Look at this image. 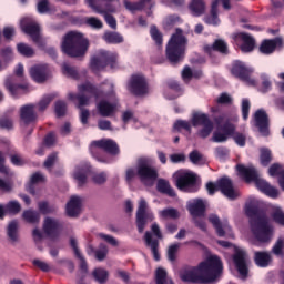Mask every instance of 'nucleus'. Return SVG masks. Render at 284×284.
<instances>
[{
	"instance_id": "1",
	"label": "nucleus",
	"mask_w": 284,
	"mask_h": 284,
	"mask_svg": "<svg viewBox=\"0 0 284 284\" xmlns=\"http://www.w3.org/2000/svg\"><path fill=\"white\" fill-rule=\"evenodd\" d=\"M223 274V262L216 255H207L196 267L184 268L180 278L184 283H214Z\"/></svg>"
},
{
	"instance_id": "2",
	"label": "nucleus",
	"mask_w": 284,
	"mask_h": 284,
	"mask_svg": "<svg viewBox=\"0 0 284 284\" xmlns=\"http://www.w3.org/2000/svg\"><path fill=\"white\" fill-rule=\"evenodd\" d=\"M261 201L256 197H250L245 205V214L251 217V234L253 236V243H268L272 241V225H270V219L266 214L260 213Z\"/></svg>"
},
{
	"instance_id": "3",
	"label": "nucleus",
	"mask_w": 284,
	"mask_h": 284,
	"mask_svg": "<svg viewBox=\"0 0 284 284\" xmlns=\"http://www.w3.org/2000/svg\"><path fill=\"white\" fill-rule=\"evenodd\" d=\"M79 94L69 93L68 99L73 103H78L80 109V121L82 125H88V119H90V111L84 109V105H90V99H99V90L97 87L92 85L90 82L81 84L78 87Z\"/></svg>"
},
{
	"instance_id": "4",
	"label": "nucleus",
	"mask_w": 284,
	"mask_h": 284,
	"mask_svg": "<svg viewBox=\"0 0 284 284\" xmlns=\"http://www.w3.org/2000/svg\"><path fill=\"white\" fill-rule=\"evenodd\" d=\"M99 92V97L95 99H99L101 94H103V99L98 101L95 104V108L98 110V114L100 116H114L116 112H119V109L121 108V104H119V98L116 97V92L114 91V83L108 82L103 88H102V93L97 88Z\"/></svg>"
},
{
	"instance_id": "5",
	"label": "nucleus",
	"mask_w": 284,
	"mask_h": 284,
	"mask_svg": "<svg viewBox=\"0 0 284 284\" xmlns=\"http://www.w3.org/2000/svg\"><path fill=\"white\" fill-rule=\"evenodd\" d=\"M236 171L237 174L242 176V179H245V181H254L257 190H260V192L263 194H266V196H270L271 199H278V194H281L278 189L263 180L254 166H245L243 164H239L236 166Z\"/></svg>"
},
{
	"instance_id": "6",
	"label": "nucleus",
	"mask_w": 284,
	"mask_h": 284,
	"mask_svg": "<svg viewBox=\"0 0 284 284\" xmlns=\"http://www.w3.org/2000/svg\"><path fill=\"white\" fill-rule=\"evenodd\" d=\"M136 176H139L143 185L151 187V185H154V181H156L159 173L155 171L154 168H152V163H150V160L140 159L138 161L135 170L132 168L126 170L125 172L126 183H132V181H134Z\"/></svg>"
},
{
	"instance_id": "7",
	"label": "nucleus",
	"mask_w": 284,
	"mask_h": 284,
	"mask_svg": "<svg viewBox=\"0 0 284 284\" xmlns=\"http://www.w3.org/2000/svg\"><path fill=\"white\" fill-rule=\"evenodd\" d=\"M90 48V42L80 32L71 31L62 41V51L69 57H83Z\"/></svg>"
},
{
	"instance_id": "8",
	"label": "nucleus",
	"mask_w": 284,
	"mask_h": 284,
	"mask_svg": "<svg viewBox=\"0 0 284 284\" xmlns=\"http://www.w3.org/2000/svg\"><path fill=\"white\" fill-rule=\"evenodd\" d=\"M87 3L97 14H102L110 28H116V19L111 14L121 10L119 0H87Z\"/></svg>"
},
{
	"instance_id": "9",
	"label": "nucleus",
	"mask_w": 284,
	"mask_h": 284,
	"mask_svg": "<svg viewBox=\"0 0 284 284\" xmlns=\"http://www.w3.org/2000/svg\"><path fill=\"white\" fill-rule=\"evenodd\" d=\"M187 47V39L183 36V31L178 29L171 37L166 45V57L172 63L181 61L185 57V48Z\"/></svg>"
},
{
	"instance_id": "10",
	"label": "nucleus",
	"mask_w": 284,
	"mask_h": 284,
	"mask_svg": "<svg viewBox=\"0 0 284 284\" xmlns=\"http://www.w3.org/2000/svg\"><path fill=\"white\" fill-rule=\"evenodd\" d=\"M219 245L234 252L233 261L235 263V267L241 276V278H247V267L250 265V257L245 250L234 246L230 242L226 241H217Z\"/></svg>"
},
{
	"instance_id": "11",
	"label": "nucleus",
	"mask_w": 284,
	"mask_h": 284,
	"mask_svg": "<svg viewBox=\"0 0 284 284\" xmlns=\"http://www.w3.org/2000/svg\"><path fill=\"white\" fill-rule=\"evenodd\" d=\"M176 187L181 192H199V181L196 173L189 170H180L173 174Z\"/></svg>"
},
{
	"instance_id": "12",
	"label": "nucleus",
	"mask_w": 284,
	"mask_h": 284,
	"mask_svg": "<svg viewBox=\"0 0 284 284\" xmlns=\"http://www.w3.org/2000/svg\"><path fill=\"white\" fill-rule=\"evenodd\" d=\"M118 59L119 54H116V52L101 50L97 58L91 59V70H93V72H100V70H103L106 65L114 69L116 68Z\"/></svg>"
},
{
	"instance_id": "13",
	"label": "nucleus",
	"mask_w": 284,
	"mask_h": 284,
	"mask_svg": "<svg viewBox=\"0 0 284 284\" xmlns=\"http://www.w3.org/2000/svg\"><path fill=\"white\" fill-rule=\"evenodd\" d=\"M187 210L190 214H192L195 225L205 232V230H207L205 217L203 216V214H205V201L191 200L187 203Z\"/></svg>"
},
{
	"instance_id": "14",
	"label": "nucleus",
	"mask_w": 284,
	"mask_h": 284,
	"mask_svg": "<svg viewBox=\"0 0 284 284\" xmlns=\"http://www.w3.org/2000/svg\"><path fill=\"white\" fill-rule=\"evenodd\" d=\"M206 190L211 195L214 194V192H216L217 190H220L222 194L226 196V199H231V200H234L236 199V196H239V192H236V190H234V186L232 185V180L227 178H222L215 184L212 182H209L206 184Z\"/></svg>"
},
{
	"instance_id": "15",
	"label": "nucleus",
	"mask_w": 284,
	"mask_h": 284,
	"mask_svg": "<svg viewBox=\"0 0 284 284\" xmlns=\"http://www.w3.org/2000/svg\"><path fill=\"white\" fill-rule=\"evenodd\" d=\"M193 128H200L197 130V136L200 139H207L214 130V123L210 120L205 113H195L191 120Z\"/></svg>"
},
{
	"instance_id": "16",
	"label": "nucleus",
	"mask_w": 284,
	"mask_h": 284,
	"mask_svg": "<svg viewBox=\"0 0 284 284\" xmlns=\"http://www.w3.org/2000/svg\"><path fill=\"white\" fill-rule=\"evenodd\" d=\"M154 220V212H152V209H150V204H148V201L145 197H141L138 201V210H136V225L139 232H143L145 230V225L148 224V221Z\"/></svg>"
},
{
	"instance_id": "17",
	"label": "nucleus",
	"mask_w": 284,
	"mask_h": 284,
	"mask_svg": "<svg viewBox=\"0 0 284 284\" xmlns=\"http://www.w3.org/2000/svg\"><path fill=\"white\" fill-rule=\"evenodd\" d=\"M90 150L94 159H98V161H101L102 163H108V160L99 158L97 152H101V150H104V152H108L109 154H119V145H116L115 142L110 139H103L92 142Z\"/></svg>"
},
{
	"instance_id": "18",
	"label": "nucleus",
	"mask_w": 284,
	"mask_h": 284,
	"mask_svg": "<svg viewBox=\"0 0 284 284\" xmlns=\"http://www.w3.org/2000/svg\"><path fill=\"white\" fill-rule=\"evenodd\" d=\"M226 124L223 128H219L214 133L211 139L213 143H225L232 134H234L236 126L232 124L233 122L239 121V116L233 115L232 118H225Z\"/></svg>"
},
{
	"instance_id": "19",
	"label": "nucleus",
	"mask_w": 284,
	"mask_h": 284,
	"mask_svg": "<svg viewBox=\"0 0 284 284\" xmlns=\"http://www.w3.org/2000/svg\"><path fill=\"white\" fill-rule=\"evenodd\" d=\"M231 72L234 77H237V79L244 81L246 85H256V80L252 77V68H250V65L245 64L244 62L235 61Z\"/></svg>"
},
{
	"instance_id": "20",
	"label": "nucleus",
	"mask_w": 284,
	"mask_h": 284,
	"mask_svg": "<svg viewBox=\"0 0 284 284\" xmlns=\"http://www.w3.org/2000/svg\"><path fill=\"white\" fill-rule=\"evenodd\" d=\"M20 26L21 30L24 31L26 34H29V37L33 39L34 43L41 45V28L34 19L30 17L23 18Z\"/></svg>"
},
{
	"instance_id": "21",
	"label": "nucleus",
	"mask_w": 284,
	"mask_h": 284,
	"mask_svg": "<svg viewBox=\"0 0 284 284\" xmlns=\"http://www.w3.org/2000/svg\"><path fill=\"white\" fill-rule=\"evenodd\" d=\"M128 90L135 97H143L148 94V81L142 74H134L130 78L128 82Z\"/></svg>"
},
{
	"instance_id": "22",
	"label": "nucleus",
	"mask_w": 284,
	"mask_h": 284,
	"mask_svg": "<svg viewBox=\"0 0 284 284\" xmlns=\"http://www.w3.org/2000/svg\"><path fill=\"white\" fill-rule=\"evenodd\" d=\"M29 74L36 83H45L50 77H52V70L48 64H37L29 70Z\"/></svg>"
},
{
	"instance_id": "23",
	"label": "nucleus",
	"mask_w": 284,
	"mask_h": 284,
	"mask_svg": "<svg viewBox=\"0 0 284 284\" xmlns=\"http://www.w3.org/2000/svg\"><path fill=\"white\" fill-rule=\"evenodd\" d=\"M223 6L224 10H230V0H215L212 3L211 8V14L206 18H204L205 23L209 26H219L221 23V20H219L217 10L219 6Z\"/></svg>"
},
{
	"instance_id": "24",
	"label": "nucleus",
	"mask_w": 284,
	"mask_h": 284,
	"mask_svg": "<svg viewBox=\"0 0 284 284\" xmlns=\"http://www.w3.org/2000/svg\"><path fill=\"white\" fill-rule=\"evenodd\" d=\"M233 39L242 50V52H252L254 48H256V42L254 41V38H252L247 33H235L233 36Z\"/></svg>"
},
{
	"instance_id": "25",
	"label": "nucleus",
	"mask_w": 284,
	"mask_h": 284,
	"mask_svg": "<svg viewBox=\"0 0 284 284\" xmlns=\"http://www.w3.org/2000/svg\"><path fill=\"white\" fill-rule=\"evenodd\" d=\"M210 223L215 227L217 236H226L227 239H234V233H232V227L227 223H221L219 216L211 214L209 216Z\"/></svg>"
},
{
	"instance_id": "26",
	"label": "nucleus",
	"mask_w": 284,
	"mask_h": 284,
	"mask_svg": "<svg viewBox=\"0 0 284 284\" xmlns=\"http://www.w3.org/2000/svg\"><path fill=\"white\" fill-rule=\"evenodd\" d=\"M43 232L50 239H57L59 232H61V224L59 221L52 217H45L43 222Z\"/></svg>"
},
{
	"instance_id": "27",
	"label": "nucleus",
	"mask_w": 284,
	"mask_h": 284,
	"mask_svg": "<svg viewBox=\"0 0 284 284\" xmlns=\"http://www.w3.org/2000/svg\"><path fill=\"white\" fill-rule=\"evenodd\" d=\"M255 125L258 128V131L262 136H267L270 134V122L267 120V113L263 110H258L255 113Z\"/></svg>"
},
{
	"instance_id": "28",
	"label": "nucleus",
	"mask_w": 284,
	"mask_h": 284,
	"mask_svg": "<svg viewBox=\"0 0 284 284\" xmlns=\"http://www.w3.org/2000/svg\"><path fill=\"white\" fill-rule=\"evenodd\" d=\"M82 205H83V200L80 196H77V195L71 196L65 206V212L68 216H79V214H81Z\"/></svg>"
},
{
	"instance_id": "29",
	"label": "nucleus",
	"mask_w": 284,
	"mask_h": 284,
	"mask_svg": "<svg viewBox=\"0 0 284 284\" xmlns=\"http://www.w3.org/2000/svg\"><path fill=\"white\" fill-rule=\"evenodd\" d=\"M282 45L283 40L280 38H275L273 40H264L260 45V52H262V54H272L276 48H281Z\"/></svg>"
},
{
	"instance_id": "30",
	"label": "nucleus",
	"mask_w": 284,
	"mask_h": 284,
	"mask_svg": "<svg viewBox=\"0 0 284 284\" xmlns=\"http://www.w3.org/2000/svg\"><path fill=\"white\" fill-rule=\"evenodd\" d=\"M20 116L23 123H32V121H37V105L28 104L22 106Z\"/></svg>"
},
{
	"instance_id": "31",
	"label": "nucleus",
	"mask_w": 284,
	"mask_h": 284,
	"mask_svg": "<svg viewBox=\"0 0 284 284\" xmlns=\"http://www.w3.org/2000/svg\"><path fill=\"white\" fill-rule=\"evenodd\" d=\"M88 172H90V164L78 165L73 171V179L78 185H84L88 181Z\"/></svg>"
},
{
	"instance_id": "32",
	"label": "nucleus",
	"mask_w": 284,
	"mask_h": 284,
	"mask_svg": "<svg viewBox=\"0 0 284 284\" xmlns=\"http://www.w3.org/2000/svg\"><path fill=\"white\" fill-rule=\"evenodd\" d=\"M19 212H21V204H19L17 201H11L6 206L0 204V219H3L6 213L19 214Z\"/></svg>"
},
{
	"instance_id": "33",
	"label": "nucleus",
	"mask_w": 284,
	"mask_h": 284,
	"mask_svg": "<svg viewBox=\"0 0 284 284\" xmlns=\"http://www.w3.org/2000/svg\"><path fill=\"white\" fill-rule=\"evenodd\" d=\"M158 216L160 221H169L170 219L171 220L179 219V216H181V213H179V210L174 207H166V209L160 210L158 212Z\"/></svg>"
},
{
	"instance_id": "34",
	"label": "nucleus",
	"mask_w": 284,
	"mask_h": 284,
	"mask_svg": "<svg viewBox=\"0 0 284 284\" xmlns=\"http://www.w3.org/2000/svg\"><path fill=\"white\" fill-rule=\"evenodd\" d=\"M124 6L126 10L134 12L135 10H143V8H152L154 3L152 2V0H140L139 3H132L128 0H124Z\"/></svg>"
},
{
	"instance_id": "35",
	"label": "nucleus",
	"mask_w": 284,
	"mask_h": 284,
	"mask_svg": "<svg viewBox=\"0 0 284 284\" xmlns=\"http://www.w3.org/2000/svg\"><path fill=\"white\" fill-rule=\"evenodd\" d=\"M158 192H161V194H166L168 196H176V193L174 192V189L170 185V182L164 179H160L156 184Z\"/></svg>"
},
{
	"instance_id": "36",
	"label": "nucleus",
	"mask_w": 284,
	"mask_h": 284,
	"mask_svg": "<svg viewBox=\"0 0 284 284\" xmlns=\"http://www.w3.org/2000/svg\"><path fill=\"white\" fill-rule=\"evenodd\" d=\"M189 9L193 17H201L205 12V2L203 0H191Z\"/></svg>"
},
{
	"instance_id": "37",
	"label": "nucleus",
	"mask_w": 284,
	"mask_h": 284,
	"mask_svg": "<svg viewBox=\"0 0 284 284\" xmlns=\"http://www.w3.org/2000/svg\"><path fill=\"white\" fill-rule=\"evenodd\" d=\"M254 258L258 267H267L272 263V255L267 252H255Z\"/></svg>"
},
{
	"instance_id": "38",
	"label": "nucleus",
	"mask_w": 284,
	"mask_h": 284,
	"mask_svg": "<svg viewBox=\"0 0 284 284\" xmlns=\"http://www.w3.org/2000/svg\"><path fill=\"white\" fill-rule=\"evenodd\" d=\"M145 242L146 245H149V247H151V252L153 254V258H155V261H160L161 256L159 255V242L156 240H152V234L150 232L145 233Z\"/></svg>"
},
{
	"instance_id": "39",
	"label": "nucleus",
	"mask_w": 284,
	"mask_h": 284,
	"mask_svg": "<svg viewBox=\"0 0 284 284\" xmlns=\"http://www.w3.org/2000/svg\"><path fill=\"white\" fill-rule=\"evenodd\" d=\"M22 219L27 223L34 225L41 221V214L34 210H26L22 213Z\"/></svg>"
},
{
	"instance_id": "40",
	"label": "nucleus",
	"mask_w": 284,
	"mask_h": 284,
	"mask_svg": "<svg viewBox=\"0 0 284 284\" xmlns=\"http://www.w3.org/2000/svg\"><path fill=\"white\" fill-rule=\"evenodd\" d=\"M6 88L12 94V97H20V94H26V92L28 91L27 85H16L12 84V82L10 81L6 82Z\"/></svg>"
},
{
	"instance_id": "41",
	"label": "nucleus",
	"mask_w": 284,
	"mask_h": 284,
	"mask_svg": "<svg viewBox=\"0 0 284 284\" xmlns=\"http://www.w3.org/2000/svg\"><path fill=\"white\" fill-rule=\"evenodd\" d=\"M155 282L156 284H174L170 277H168V272L163 267H159L155 271Z\"/></svg>"
},
{
	"instance_id": "42",
	"label": "nucleus",
	"mask_w": 284,
	"mask_h": 284,
	"mask_svg": "<svg viewBox=\"0 0 284 284\" xmlns=\"http://www.w3.org/2000/svg\"><path fill=\"white\" fill-rule=\"evenodd\" d=\"M206 52H212L215 50L216 52H221V54H227V43L223 40H215L212 47H205Z\"/></svg>"
},
{
	"instance_id": "43",
	"label": "nucleus",
	"mask_w": 284,
	"mask_h": 284,
	"mask_svg": "<svg viewBox=\"0 0 284 284\" xmlns=\"http://www.w3.org/2000/svg\"><path fill=\"white\" fill-rule=\"evenodd\" d=\"M70 243H71V247H73V252H74L75 256L80 261V267H81L82 272H84V273L88 272V264L85 263L83 255H81L79 247H77V240L71 239Z\"/></svg>"
},
{
	"instance_id": "44",
	"label": "nucleus",
	"mask_w": 284,
	"mask_h": 284,
	"mask_svg": "<svg viewBox=\"0 0 284 284\" xmlns=\"http://www.w3.org/2000/svg\"><path fill=\"white\" fill-rule=\"evenodd\" d=\"M7 234L10 239V241H18L19 240V222L12 221L8 225Z\"/></svg>"
},
{
	"instance_id": "45",
	"label": "nucleus",
	"mask_w": 284,
	"mask_h": 284,
	"mask_svg": "<svg viewBox=\"0 0 284 284\" xmlns=\"http://www.w3.org/2000/svg\"><path fill=\"white\" fill-rule=\"evenodd\" d=\"M201 71H192L190 67H185L182 71V79L187 83V81H191V79H200L202 77Z\"/></svg>"
},
{
	"instance_id": "46",
	"label": "nucleus",
	"mask_w": 284,
	"mask_h": 284,
	"mask_svg": "<svg viewBox=\"0 0 284 284\" xmlns=\"http://www.w3.org/2000/svg\"><path fill=\"white\" fill-rule=\"evenodd\" d=\"M189 159L194 165H205V163H207V159H205L199 151H192Z\"/></svg>"
},
{
	"instance_id": "47",
	"label": "nucleus",
	"mask_w": 284,
	"mask_h": 284,
	"mask_svg": "<svg viewBox=\"0 0 284 284\" xmlns=\"http://www.w3.org/2000/svg\"><path fill=\"white\" fill-rule=\"evenodd\" d=\"M260 161L261 165H270V163L272 162V151L267 148H262L260 150Z\"/></svg>"
},
{
	"instance_id": "48",
	"label": "nucleus",
	"mask_w": 284,
	"mask_h": 284,
	"mask_svg": "<svg viewBox=\"0 0 284 284\" xmlns=\"http://www.w3.org/2000/svg\"><path fill=\"white\" fill-rule=\"evenodd\" d=\"M17 50L22 57H34V49H32V47L28 45L27 43H18Z\"/></svg>"
},
{
	"instance_id": "49",
	"label": "nucleus",
	"mask_w": 284,
	"mask_h": 284,
	"mask_svg": "<svg viewBox=\"0 0 284 284\" xmlns=\"http://www.w3.org/2000/svg\"><path fill=\"white\" fill-rule=\"evenodd\" d=\"M103 39L106 43H123V37L116 32H105Z\"/></svg>"
},
{
	"instance_id": "50",
	"label": "nucleus",
	"mask_w": 284,
	"mask_h": 284,
	"mask_svg": "<svg viewBox=\"0 0 284 284\" xmlns=\"http://www.w3.org/2000/svg\"><path fill=\"white\" fill-rule=\"evenodd\" d=\"M122 121L124 123H133L134 128H141V122L134 116V113L132 111H125L122 114Z\"/></svg>"
},
{
	"instance_id": "51",
	"label": "nucleus",
	"mask_w": 284,
	"mask_h": 284,
	"mask_svg": "<svg viewBox=\"0 0 284 284\" xmlns=\"http://www.w3.org/2000/svg\"><path fill=\"white\" fill-rule=\"evenodd\" d=\"M54 100V94H47L44 95L40 102L38 103V105H36V108L40 111L43 112V110H45L48 108V105H50V103H52V101Z\"/></svg>"
},
{
	"instance_id": "52",
	"label": "nucleus",
	"mask_w": 284,
	"mask_h": 284,
	"mask_svg": "<svg viewBox=\"0 0 284 284\" xmlns=\"http://www.w3.org/2000/svg\"><path fill=\"white\" fill-rule=\"evenodd\" d=\"M179 250H181V243L171 244L168 248V258L172 263L176 261V254H179Z\"/></svg>"
},
{
	"instance_id": "53",
	"label": "nucleus",
	"mask_w": 284,
	"mask_h": 284,
	"mask_svg": "<svg viewBox=\"0 0 284 284\" xmlns=\"http://www.w3.org/2000/svg\"><path fill=\"white\" fill-rule=\"evenodd\" d=\"M272 215L275 223H278V225H284V212L278 206L272 207Z\"/></svg>"
},
{
	"instance_id": "54",
	"label": "nucleus",
	"mask_w": 284,
	"mask_h": 284,
	"mask_svg": "<svg viewBox=\"0 0 284 284\" xmlns=\"http://www.w3.org/2000/svg\"><path fill=\"white\" fill-rule=\"evenodd\" d=\"M268 174L270 176H277L278 179H281V176H284V168L281 164H273L270 166L268 169Z\"/></svg>"
},
{
	"instance_id": "55",
	"label": "nucleus",
	"mask_w": 284,
	"mask_h": 284,
	"mask_svg": "<svg viewBox=\"0 0 284 284\" xmlns=\"http://www.w3.org/2000/svg\"><path fill=\"white\" fill-rule=\"evenodd\" d=\"M62 74H64V77H69L70 79H77L78 77L77 69L69 65L68 62L62 64Z\"/></svg>"
},
{
	"instance_id": "56",
	"label": "nucleus",
	"mask_w": 284,
	"mask_h": 284,
	"mask_svg": "<svg viewBox=\"0 0 284 284\" xmlns=\"http://www.w3.org/2000/svg\"><path fill=\"white\" fill-rule=\"evenodd\" d=\"M84 22L89 28H93L94 30H101L103 28V22L94 17L85 18Z\"/></svg>"
},
{
	"instance_id": "57",
	"label": "nucleus",
	"mask_w": 284,
	"mask_h": 284,
	"mask_svg": "<svg viewBox=\"0 0 284 284\" xmlns=\"http://www.w3.org/2000/svg\"><path fill=\"white\" fill-rule=\"evenodd\" d=\"M93 278H95L98 283H105V281H108V271L103 268H95L93 271Z\"/></svg>"
},
{
	"instance_id": "58",
	"label": "nucleus",
	"mask_w": 284,
	"mask_h": 284,
	"mask_svg": "<svg viewBox=\"0 0 284 284\" xmlns=\"http://www.w3.org/2000/svg\"><path fill=\"white\" fill-rule=\"evenodd\" d=\"M173 128L178 132H181V130H186V132H190V130H192V124L185 120H178Z\"/></svg>"
},
{
	"instance_id": "59",
	"label": "nucleus",
	"mask_w": 284,
	"mask_h": 284,
	"mask_svg": "<svg viewBox=\"0 0 284 284\" xmlns=\"http://www.w3.org/2000/svg\"><path fill=\"white\" fill-rule=\"evenodd\" d=\"M170 92H174V95L168 97V99H176V97H181V87L176 81H171L169 83Z\"/></svg>"
},
{
	"instance_id": "60",
	"label": "nucleus",
	"mask_w": 284,
	"mask_h": 284,
	"mask_svg": "<svg viewBox=\"0 0 284 284\" xmlns=\"http://www.w3.org/2000/svg\"><path fill=\"white\" fill-rule=\"evenodd\" d=\"M38 207L41 214H52L54 212V206H51L48 202H39Z\"/></svg>"
},
{
	"instance_id": "61",
	"label": "nucleus",
	"mask_w": 284,
	"mask_h": 284,
	"mask_svg": "<svg viewBox=\"0 0 284 284\" xmlns=\"http://www.w3.org/2000/svg\"><path fill=\"white\" fill-rule=\"evenodd\" d=\"M150 32L153 41H155L158 45H161V43H163V36H161V32H159V29H156V27H151Z\"/></svg>"
},
{
	"instance_id": "62",
	"label": "nucleus",
	"mask_w": 284,
	"mask_h": 284,
	"mask_svg": "<svg viewBox=\"0 0 284 284\" xmlns=\"http://www.w3.org/2000/svg\"><path fill=\"white\" fill-rule=\"evenodd\" d=\"M33 265L34 267H38V270H41L42 272H50L52 270V266H50V264L41 260H33Z\"/></svg>"
},
{
	"instance_id": "63",
	"label": "nucleus",
	"mask_w": 284,
	"mask_h": 284,
	"mask_svg": "<svg viewBox=\"0 0 284 284\" xmlns=\"http://www.w3.org/2000/svg\"><path fill=\"white\" fill-rule=\"evenodd\" d=\"M108 256V246L101 245L98 251H95V258L98 261H104V258Z\"/></svg>"
},
{
	"instance_id": "64",
	"label": "nucleus",
	"mask_w": 284,
	"mask_h": 284,
	"mask_svg": "<svg viewBox=\"0 0 284 284\" xmlns=\"http://www.w3.org/2000/svg\"><path fill=\"white\" fill-rule=\"evenodd\" d=\"M232 136H233L236 145H240V148H244L245 141H246L245 134L233 132Z\"/></svg>"
}]
</instances>
